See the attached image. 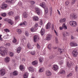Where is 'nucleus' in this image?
<instances>
[{"label": "nucleus", "mask_w": 78, "mask_h": 78, "mask_svg": "<svg viewBox=\"0 0 78 78\" xmlns=\"http://www.w3.org/2000/svg\"><path fill=\"white\" fill-rule=\"evenodd\" d=\"M6 53V50L4 47H0V53L2 56H5Z\"/></svg>", "instance_id": "obj_1"}, {"label": "nucleus", "mask_w": 78, "mask_h": 78, "mask_svg": "<svg viewBox=\"0 0 78 78\" xmlns=\"http://www.w3.org/2000/svg\"><path fill=\"white\" fill-rule=\"evenodd\" d=\"M69 24L70 25L73 27L77 26V24L75 21H71L69 22Z\"/></svg>", "instance_id": "obj_2"}, {"label": "nucleus", "mask_w": 78, "mask_h": 78, "mask_svg": "<svg viewBox=\"0 0 78 78\" xmlns=\"http://www.w3.org/2000/svg\"><path fill=\"white\" fill-rule=\"evenodd\" d=\"M70 18L71 20H73V19H76L77 16H76V14L73 13L71 14Z\"/></svg>", "instance_id": "obj_3"}, {"label": "nucleus", "mask_w": 78, "mask_h": 78, "mask_svg": "<svg viewBox=\"0 0 78 78\" xmlns=\"http://www.w3.org/2000/svg\"><path fill=\"white\" fill-rule=\"evenodd\" d=\"M72 55L74 57H76L78 55L77 51L76 50H73L72 52Z\"/></svg>", "instance_id": "obj_4"}, {"label": "nucleus", "mask_w": 78, "mask_h": 78, "mask_svg": "<svg viewBox=\"0 0 78 78\" xmlns=\"http://www.w3.org/2000/svg\"><path fill=\"white\" fill-rule=\"evenodd\" d=\"M33 39L34 42H36L38 41V40L39 39V37L38 36L35 35Z\"/></svg>", "instance_id": "obj_5"}, {"label": "nucleus", "mask_w": 78, "mask_h": 78, "mask_svg": "<svg viewBox=\"0 0 78 78\" xmlns=\"http://www.w3.org/2000/svg\"><path fill=\"white\" fill-rule=\"evenodd\" d=\"M8 7V5L6 4L3 3L1 5V7L2 9H6Z\"/></svg>", "instance_id": "obj_6"}, {"label": "nucleus", "mask_w": 78, "mask_h": 78, "mask_svg": "<svg viewBox=\"0 0 78 78\" xmlns=\"http://www.w3.org/2000/svg\"><path fill=\"white\" fill-rule=\"evenodd\" d=\"M35 12L38 14V15H39L40 14L41 11H40V9L38 8H35Z\"/></svg>", "instance_id": "obj_7"}, {"label": "nucleus", "mask_w": 78, "mask_h": 78, "mask_svg": "<svg viewBox=\"0 0 78 78\" xmlns=\"http://www.w3.org/2000/svg\"><path fill=\"white\" fill-rule=\"evenodd\" d=\"M0 74L2 76H3L5 74V70L2 69L0 70Z\"/></svg>", "instance_id": "obj_8"}, {"label": "nucleus", "mask_w": 78, "mask_h": 78, "mask_svg": "<svg viewBox=\"0 0 78 78\" xmlns=\"http://www.w3.org/2000/svg\"><path fill=\"white\" fill-rule=\"evenodd\" d=\"M51 37H52V36H51V34H48V36L46 38V39L47 41H49L51 40Z\"/></svg>", "instance_id": "obj_9"}, {"label": "nucleus", "mask_w": 78, "mask_h": 78, "mask_svg": "<svg viewBox=\"0 0 78 78\" xmlns=\"http://www.w3.org/2000/svg\"><path fill=\"white\" fill-rule=\"evenodd\" d=\"M10 61V58L9 57H6L5 59V61L6 63H8Z\"/></svg>", "instance_id": "obj_10"}, {"label": "nucleus", "mask_w": 78, "mask_h": 78, "mask_svg": "<svg viewBox=\"0 0 78 78\" xmlns=\"http://www.w3.org/2000/svg\"><path fill=\"white\" fill-rule=\"evenodd\" d=\"M70 45L71 46H72V47H76V46H78L77 44L74 43V42H71L70 43Z\"/></svg>", "instance_id": "obj_11"}, {"label": "nucleus", "mask_w": 78, "mask_h": 78, "mask_svg": "<svg viewBox=\"0 0 78 78\" xmlns=\"http://www.w3.org/2000/svg\"><path fill=\"white\" fill-rule=\"evenodd\" d=\"M46 29H48L51 28V24L50 23L48 22L46 25Z\"/></svg>", "instance_id": "obj_12"}, {"label": "nucleus", "mask_w": 78, "mask_h": 78, "mask_svg": "<svg viewBox=\"0 0 78 78\" xmlns=\"http://www.w3.org/2000/svg\"><path fill=\"white\" fill-rule=\"evenodd\" d=\"M59 53L60 55H62L64 51V49H58Z\"/></svg>", "instance_id": "obj_13"}, {"label": "nucleus", "mask_w": 78, "mask_h": 78, "mask_svg": "<svg viewBox=\"0 0 78 78\" xmlns=\"http://www.w3.org/2000/svg\"><path fill=\"white\" fill-rule=\"evenodd\" d=\"M40 33L42 36H43L45 34V30L43 28H42L40 32Z\"/></svg>", "instance_id": "obj_14"}, {"label": "nucleus", "mask_w": 78, "mask_h": 78, "mask_svg": "<svg viewBox=\"0 0 78 78\" xmlns=\"http://www.w3.org/2000/svg\"><path fill=\"white\" fill-rule=\"evenodd\" d=\"M53 69L54 70L56 71V70H57L58 69V67L57 65H54L53 66Z\"/></svg>", "instance_id": "obj_15"}, {"label": "nucleus", "mask_w": 78, "mask_h": 78, "mask_svg": "<svg viewBox=\"0 0 78 78\" xmlns=\"http://www.w3.org/2000/svg\"><path fill=\"white\" fill-rule=\"evenodd\" d=\"M6 2L7 3L12 4V3H13L14 1L13 0H7Z\"/></svg>", "instance_id": "obj_16"}, {"label": "nucleus", "mask_w": 78, "mask_h": 78, "mask_svg": "<svg viewBox=\"0 0 78 78\" xmlns=\"http://www.w3.org/2000/svg\"><path fill=\"white\" fill-rule=\"evenodd\" d=\"M33 20L34 21H37L39 20V18L37 16H34L33 17Z\"/></svg>", "instance_id": "obj_17"}, {"label": "nucleus", "mask_w": 78, "mask_h": 78, "mask_svg": "<svg viewBox=\"0 0 78 78\" xmlns=\"http://www.w3.org/2000/svg\"><path fill=\"white\" fill-rule=\"evenodd\" d=\"M40 6H41V7L43 8H45V6H46V5H45V4L44 2H43L40 4Z\"/></svg>", "instance_id": "obj_18"}, {"label": "nucleus", "mask_w": 78, "mask_h": 78, "mask_svg": "<svg viewBox=\"0 0 78 78\" xmlns=\"http://www.w3.org/2000/svg\"><path fill=\"white\" fill-rule=\"evenodd\" d=\"M7 22L9 23H10V24H11L12 25L13 24V21L10 19L8 20Z\"/></svg>", "instance_id": "obj_19"}, {"label": "nucleus", "mask_w": 78, "mask_h": 78, "mask_svg": "<svg viewBox=\"0 0 78 78\" xmlns=\"http://www.w3.org/2000/svg\"><path fill=\"white\" fill-rule=\"evenodd\" d=\"M46 74L47 76H50L51 75V73L50 71H47L46 73Z\"/></svg>", "instance_id": "obj_20"}, {"label": "nucleus", "mask_w": 78, "mask_h": 78, "mask_svg": "<svg viewBox=\"0 0 78 78\" xmlns=\"http://www.w3.org/2000/svg\"><path fill=\"white\" fill-rule=\"evenodd\" d=\"M37 63H38V62L36 60L33 62L32 63V65H35V66H36V65H37Z\"/></svg>", "instance_id": "obj_21"}, {"label": "nucleus", "mask_w": 78, "mask_h": 78, "mask_svg": "<svg viewBox=\"0 0 78 78\" xmlns=\"http://www.w3.org/2000/svg\"><path fill=\"white\" fill-rule=\"evenodd\" d=\"M22 50V48L21 47H19L17 49V52L18 53H19L20 52L21 50Z\"/></svg>", "instance_id": "obj_22"}, {"label": "nucleus", "mask_w": 78, "mask_h": 78, "mask_svg": "<svg viewBox=\"0 0 78 78\" xmlns=\"http://www.w3.org/2000/svg\"><path fill=\"white\" fill-rule=\"evenodd\" d=\"M20 69L21 71H23V70H24L23 66L22 65H21L20 66Z\"/></svg>", "instance_id": "obj_23"}, {"label": "nucleus", "mask_w": 78, "mask_h": 78, "mask_svg": "<svg viewBox=\"0 0 78 78\" xmlns=\"http://www.w3.org/2000/svg\"><path fill=\"white\" fill-rule=\"evenodd\" d=\"M66 21V18H63V19H61L60 20V22L62 23V22H65Z\"/></svg>", "instance_id": "obj_24"}, {"label": "nucleus", "mask_w": 78, "mask_h": 78, "mask_svg": "<svg viewBox=\"0 0 78 78\" xmlns=\"http://www.w3.org/2000/svg\"><path fill=\"white\" fill-rule=\"evenodd\" d=\"M16 31L17 32L18 34H20L22 33V30L20 29H18L16 30Z\"/></svg>", "instance_id": "obj_25"}, {"label": "nucleus", "mask_w": 78, "mask_h": 78, "mask_svg": "<svg viewBox=\"0 0 78 78\" xmlns=\"http://www.w3.org/2000/svg\"><path fill=\"white\" fill-rule=\"evenodd\" d=\"M13 75H14L15 76H16V75H18V72L16 71H14L13 73Z\"/></svg>", "instance_id": "obj_26"}, {"label": "nucleus", "mask_w": 78, "mask_h": 78, "mask_svg": "<svg viewBox=\"0 0 78 78\" xmlns=\"http://www.w3.org/2000/svg\"><path fill=\"white\" fill-rule=\"evenodd\" d=\"M44 8V11L46 14L48 13V9L47 7H45Z\"/></svg>", "instance_id": "obj_27"}, {"label": "nucleus", "mask_w": 78, "mask_h": 78, "mask_svg": "<svg viewBox=\"0 0 78 78\" xmlns=\"http://www.w3.org/2000/svg\"><path fill=\"white\" fill-rule=\"evenodd\" d=\"M30 72H34V69L32 67H30L28 69Z\"/></svg>", "instance_id": "obj_28"}, {"label": "nucleus", "mask_w": 78, "mask_h": 78, "mask_svg": "<svg viewBox=\"0 0 78 78\" xmlns=\"http://www.w3.org/2000/svg\"><path fill=\"white\" fill-rule=\"evenodd\" d=\"M27 23L26 21H24L23 23H21L20 24V25L21 26H22V25H24L26 26L27 25Z\"/></svg>", "instance_id": "obj_29"}, {"label": "nucleus", "mask_w": 78, "mask_h": 78, "mask_svg": "<svg viewBox=\"0 0 78 78\" xmlns=\"http://www.w3.org/2000/svg\"><path fill=\"white\" fill-rule=\"evenodd\" d=\"M44 68H41L39 70V73L41 72H44Z\"/></svg>", "instance_id": "obj_30"}, {"label": "nucleus", "mask_w": 78, "mask_h": 78, "mask_svg": "<svg viewBox=\"0 0 78 78\" xmlns=\"http://www.w3.org/2000/svg\"><path fill=\"white\" fill-rule=\"evenodd\" d=\"M28 76V73H26L24 74V78H27Z\"/></svg>", "instance_id": "obj_31"}, {"label": "nucleus", "mask_w": 78, "mask_h": 78, "mask_svg": "<svg viewBox=\"0 0 78 78\" xmlns=\"http://www.w3.org/2000/svg\"><path fill=\"white\" fill-rule=\"evenodd\" d=\"M50 16H51L52 15V12H53V10H52V8L51 7H50Z\"/></svg>", "instance_id": "obj_32"}, {"label": "nucleus", "mask_w": 78, "mask_h": 78, "mask_svg": "<svg viewBox=\"0 0 78 78\" xmlns=\"http://www.w3.org/2000/svg\"><path fill=\"white\" fill-rule=\"evenodd\" d=\"M36 29L35 27H33L30 30L31 31H32V32H34V31H36Z\"/></svg>", "instance_id": "obj_33"}, {"label": "nucleus", "mask_w": 78, "mask_h": 78, "mask_svg": "<svg viewBox=\"0 0 78 78\" xmlns=\"http://www.w3.org/2000/svg\"><path fill=\"white\" fill-rule=\"evenodd\" d=\"M27 13H26V12H24L23 13V16L24 18H27Z\"/></svg>", "instance_id": "obj_34"}, {"label": "nucleus", "mask_w": 78, "mask_h": 78, "mask_svg": "<svg viewBox=\"0 0 78 78\" xmlns=\"http://www.w3.org/2000/svg\"><path fill=\"white\" fill-rule=\"evenodd\" d=\"M62 27L64 29H67V27H66V24L65 23H64L62 25Z\"/></svg>", "instance_id": "obj_35"}, {"label": "nucleus", "mask_w": 78, "mask_h": 78, "mask_svg": "<svg viewBox=\"0 0 78 78\" xmlns=\"http://www.w3.org/2000/svg\"><path fill=\"white\" fill-rule=\"evenodd\" d=\"M48 48L49 50H51V44H49L48 46Z\"/></svg>", "instance_id": "obj_36"}, {"label": "nucleus", "mask_w": 78, "mask_h": 78, "mask_svg": "<svg viewBox=\"0 0 78 78\" xmlns=\"http://www.w3.org/2000/svg\"><path fill=\"white\" fill-rule=\"evenodd\" d=\"M39 61H40V62H42L43 61V58L40 57L39 58Z\"/></svg>", "instance_id": "obj_37"}, {"label": "nucleus", "mask_w": 78, "mask_h": 78, "mask_svg": "<svg viewBox=\"0 0 78 78\" xmlns=\"http://www.w3.org/2000/svg\"><path fill=\"white\" fill-rule=\"evenodd\" d=\"M27 47L28 48H30L31 47V45H30V44L28 43L27 44Z\"/></svg>", "instance_id": "obj_38"}, {"label": "nucleus", "mask_w": 78, "mask_h": 78, "mask_svg": "<svg viewBox=\"0 0 78 78\" xmlns=\"http://www.w3.org/2000/svg\"><path fill=\"white\" fill-rule=\"evenodd\" d=\"M2 16L3 17H6V13H3L1 14Z\"/></svg>", "instance_id": "obj_39"}, {"label": "nucleus", "mask_w": 78, "mask_h": 78, "mask_svg": "<svg viewBox=\"0 0 78 78\" xmlns=\"http://www.w3.org/2000/svg\"><path fill=\"white\" fill-rule=\"evenodd\" d=\"M12 42L13 43H15L17 42V40L15 38H14L12 40Z\"/></svg>", "instance_id": "obj_40"}, {"label": "nucleus", "mask_w": 78, "mask_h": 78, "mask_svg": "<svg viewBox=\"0 0 78 78\" xmlns=\"http://www.w3.org/2000/svg\"><path fill=\"white\" fill-rule=\"evenodd\" d=\"M55 42L56 44H58V37H55Z\"/></svg>", "instance_id": "obj_41"}, {"label": "nucleus", "mask_w": 78, "mask_h": 78, "mask_svg": "<svg viewBox=\"0 0 78 78\" xmlns=\"http://www.w3.org/2000/svg\"><path fill=\"white\" fill-rule=\"evenodd\" d=\"M31 54L32 55H35V53H36V52L35 51H33V52H31Z\"/></svg>", "instance_id": "obj_42"}, {"label": "nucleus", "mask_w": 78, "mask_h": 78, "mask_svg": "<svg viewBox=\"0 0 78 78\" xmlns=\"http://www.w3.org/2000/svg\"><path fill=\"white\" fill-rule=\"evenodd\" d=\"M54 58V57L53 55H51V56H49V59H53Z\"/></svg>", "instance_id": "obj_43"}, {"label": "nucleus", "mask_w": 78, "mask_h": 78, "mask_svg": "<svg viewBox=\"0 0 78 78\" xmlns=\"http://www.w3.org/2000/svg\"><path fill=\"white\" fill-rule=\"evenodd\" d=\"M4 30L6 32H9V30L8 29H4Z\"/></svg>", "instance_id": "obj_44"}, {"label": "nucleus", "mask_w": 78, "mask_h": 78, "mask_svg": "<svg viewBox=\"0 0 78 78\" xmlns=\"http://www.w3.org/2000/svg\"><path fill=\"white\" fill-rule=\"evenodd\" d=\"M8 14H9V16H11L12 14H13V12H9L8 13Z\"/></svg>", "instance_id": "obj_45"}, {"label": "nucleus", "mask_w": 78, "mask_h": 78, "mask_svg": "<svg viewBox=\"0 0 78 78\" xmlns=\"http://www.w3.org/2000/svg\"><path fill=\"white\" fill-rule=\"evenodd\" d=\"M69 3H70V2H69L68 1H66V5H68Z\"/></svg>", "instance_id": "obj_46"}, {"label": "nucleus", "mask_w": 78, "mask_h": 78, "mask_svg": "<svg viewBox=\"0 0 78 78\" xmlns=\"http://www.w3.org/2000/svg\"><path fill=\"white\" fill-rule=\"evenodd\" d=\"M61 74H64L65 73V71L62 70L61 72Z\"/></svg>", "instance_id": "obj_47"}, {"label": "nucleus", "mask_w": 78, "mask_h": 78, "mask_svg": "<svg viewBox=\"0 0 78 78\" xmlns=\"http://www.w3.org/2000/svg\"><path fill=\"white\" fill-rule=\"evenodd\" d=\"M25 34L26 36H28V32L27 31H26L25 32Z\"/></svg>", "instance_id": "obj_48"}, {"label": "nucleus", "mask_w": 78, "mask_h": 78, "mask_svg": "<svg viewBox=\"0 0 78 78\" xmlns=\"http://www.w3.org/2000/svg\"><path fill=\"white\" fill-rule=\"evenodd\" d=\"M72 75V73H70L67 75L68 77H69V76H71Z\"/></svg>", "instance_id": "obj_49"}, {"label": "nucleus", "mask_w": 78, "mask_h": 78, "mask_svg": "<svg viewBox=\"0 0 78 78\" xmlns=\"http://www.w3.org/2000/svg\"><path fill=\"white\" fill-rule=\"evenodd\" d=\"M3 38L4 39H8V37H7V35H5L4 36Z\"/></svg>", "instance_id": "obj_50"}, {"label": "nucleus", "mask_w": 78, "mask_h": 78, "mask_svg": "<svg viewBox=\"0 0 78 78\" xmlns=\"http://www.w3.org/2000/svg\"><path fill=\"white\" fill-rule=\"evenodd\" d=\"M78 66H76V69H75L76 72H78Z\"/></svg>", "instance_id": "obj_51"}, {"label": "nucleus", "mask_w": 78, "mask_h": 78, "mask_svg": "<svg viewBox=\"0 0 78 78\" xmlns=\"http://www.w3.org/2000/svg\"><path fill=\"white\" fill-rule=\"evenodd\" d=\"M20 18V17H19V16H16V17H15L16 20H17V19H19Z\"/></svg>", "instance_id": "obj_52"}, {"label": "nucleus", "mask_w": 78, "mask_h": 78, "mask_svg": "<svg viewBox=\"0 0 78 78\" xmlns=\"http://www.w3.org/2000/svg\"><path fill=\"white\" fill-rule=\"evenodd\" d=\"M31 3L32 4V5H34L35 4V2H34V1H31Z\"/></svg>", "instance_id": "obj_53"}, {"label": "nucleus", "mask_w": 78, "mask_h": 78, "mask_svg": "<svg viewBox=\"0 0 78 78\" xmlns=\"http://www.w3.org/2000/svg\"><path fill=\"white\" fill-rule=\"evenodd\" d=\"M66 32H63V37H65V35H66Z\"/></svg>", "instance_id": "obj_54"}, {"label": "nucleus", "mask_w": 78, "mask_h": 78, "mask_svg": "<svg viewBox=\"0 0 78 78\" xmlns=\"http://www.w3.org/2000/svg\"><path fill=\"white\" fill-rule=\"evenodd\" d=\"M10 55V56H14V53H11Z\"/></svg>", "instance_id": "obj_55"}, {"label": "nucleus", "mask_w": 78, "mask_h": 78, "mask_svg": "<svg viewBox=\"0 0 78 78\" xmlns=\"http://www.w3.org/2000/svg\"><path fill=\"white\" fill-rule=\"evenodd\" d=\"M37 48H40V46L38 44H37Z\"/></svg>", "instance_id": "obj_56"}, {"label": "nucleus", "mask_w": 78, "mask_h": 78, "mask_svg": "<svg viewBox=\"0 0 78 78\" xmlns=\"http://www.w3.org/2000/svg\"><path fill=\"white\" fill-rule=\"evenodd\" d=\"M75 2L72 1L71 2V4L72 5H74L75 4Z\"/></svg>", "instance_id": "obj_57"}, {"label": "nucleus", "mask_w": 78, "mask_h": 78, "mask_svg": "<svg viewBox=\"0 0 78 78\" xmlns=\"http://www.w3.org/2000/svg\"><path fill=\"white\" fill-rule=\"evenodd\" d=\"M59 63L61 65H62V64H63V62H62V61H60V62H59Z\"/></svg>", "instance_id": "obj_58"}, {"label": "nucleus", "mask_w": 78, "mask_h": 78, "mask_svg": "<svg viewBox=\"0 0 78 78\" xmlns=\"http://www.w3.org/2000/svg\"><path fill=\"white\" fill-rule=\"evenodd\" d=\"M38 26V25L37 24H36L34 26V28H36V27H37Z\"/></svg>", "instance_id": "obj_59"}, {"label": "nucleus", "mask_w": 78, "mask_h": 78, "mask_svg": "<svg viewBox=\"0 0 78 78\" xmlns=\"http://www.w3.org/2000/svg\"><path fill=\"white\" fill-rule=\"evenodd\" d=\"M65 33H66L65 34L66 36H67V35H69V33H68V32H65Z\"/></svg>", "instance_id": "obj_60"}, {"label": "nucleus", "mask_w": 78, "mask_h": 78, "mask_svg": "<svg viewBox=\"0 0 78 78\" xmlns=\"http://www.w3.org/2000/svg\"><path fill=\"white\" fill-rule=\"evenodd\" d=\"M63 28H64L62 27H59V29H60V30H62V29H63Z\"/></svg>", "instance_id": "obj_61"}, {"label": "nucleus", "mask_w": 78, "mask_h": 78, "mask_svg": "<svg viewBox=\"0 0 78 78\" xmlns=\"http://www.w3.org/2000/svg\"><path fill=\"white\" fill-rule=\"evenodd\" d=\"M52 27H51L52 29L53 30V29H54V25H53V24H52Z\"/></svg>", "instance_id": "obj_62"}, {"label": "nucleus", "mask_w": 78, "mask_h": 78, "mask_svg": "<svg viewBox=\"0 0 78 78\" xmlns=\"http://www.w3.org/2000/svg\"><path fill=\"white\" fill-rule=\"evenodd\" d=\"M67 66H68V67H70V65L69 64L67 63Z\"/></svg>", "instance_id": "obj_63"}, {"label": "nucleus", "mask_w": 78, "mask_h": 78, "mask_svg": "<svg viewBox=\"0 0 78 78\" xmlns=\"http://www.w3.org/2000/svg\"><path fill=\"white\" fill-rule=\"evenodd\" d=\"M76 31L78 33V27L76 29Z\"/></svg>", "instance_id": "obj_64"}]
</instances>
